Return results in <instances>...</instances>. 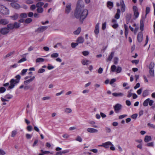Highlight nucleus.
<instances>
[{"label":"nucleus","instance_id":"nucleus-1","mask_svg":"<svg viewBox=\"0 0 155 155\" xmlns=\"http://www.w3.org/2000/svg\"><path fill=\"white\" fill-rule=\"evenodd\" d=\"M88 14V11L87 9L84 8V5L83 1L78 0L74 13V17L76 18L79 19L80 21L82 23Z\"/></svg>","mask_w":155,"mask_h":155},{"label":"nucleus","instance_id":"nucleus-2","mask_svg":"<svg viewBox=\"0 0 155 155\" xmlns=\"http://www.w3.org/2000/svg\"><path fill=\"white\" fill-rule=\"evenodd\" d=\"M98 146L103 147L105 149H108L109 147L110 146V150L113 151L115 150V148L114 145L110 141H107L103 143L101 145H99Z\"/></svg>","mask_w":155,"mask_h":155},{"label":"nucleus","instance_id":"nucleus-3","mask_svg":"<svg viewBox=\"0 0 155 155\" xmlns=\"http://www.w3.org/2000/svg\"><path fill=\"white\" fill-rule=\"evenodd\" d=\"M0 12L4 15H8L9 14L8 9L2 5H0Z\"/></svg>","mask_w":155,"mask_h":155},{"label":"nucleus","instance_id":"nucleus-4","mask_svg":"<svg viewBox=\"0 0 155 155\" xmlns=\"http://www.w3.org/2000/svg\"><path fill=\"white\" fill-rule=\"evenodd\" d=\"M19 83L18 80H15L14 79H11L10 81V85L8 87L7 90H8L13 88L15 85V84Z\"/></svg>","mask_w":155,"mask_h":155},{"label":"nucleus","instance_id":"nucleus-5","mask_svg":"<svg viewBox=\"0 0 155 155\" xmlns=\"http://www.w3.org/2000/svg\"><path fill=\"white\" fill-rule=\"evenodd\" d=\"M8 24L7 26V27L2 28L0 30V33L3 35H6L8 34L11 30V29L8 27Z\"/></svg>","mask_w":155,"mask_h":155},{"label":"nucleus","instance_id":"nucleus-6","mask_svg":"<svg viewBox=\"0 0 155 155\" xmlns=\"http://www.w3.org/2000/svg\"><path fill=\"white\" fill-rule=\"evenodd\" d=\"M20 26V24L18 23L15 22L14 24H8V27L11 29V30L13 29L14 28H17Z\"/></svg>","mask_w":155,"mask_h":155},{"label":"nucleus","instance_id":"nucleus-7","mask_svg":"<svg viewBox=\"0 0 155 155\" xmlns=\"http://www.w3.org/2000/svg\"><path fill=\"white\" fill-rule=\"evenodd\" d=\"M122 107V105L120 104H117L114 106L113 107L116 113H119Z\"/></svg>","mask_w":155,"mask_h":155},{"label":"nucleus","instance_id":"nucleus-8","mask_svg":"<svg viewBox=\"0 0 155 155\" xmlns=\"http://www.w3.org/2000/svg\"><path fill=\"white\" fill-rule=\"evenodd\" d=\"M16 0H14L11 3V6L14 8L16 9H19L20 8V6L19 4L17 3L16 2H17Z\"/></svg>","mask_w":155,"mask_h":155},{"label":"nucleus","instance_id":"nucleus-9","mask_svg":"<svg viewBox=\"0 0 155 155\" xmlns=\"http://www.w3.org/2000/svg\"><path fill=\"white\" fill-rule=\"evenodd\" d=\"M133 11H134V15L136 18H137L139 15V13L138 12V8L136 6H134L133 7Z\"/></svg>","mask_w":155,"mask_h":155},{"label":"nucleus","instance_id":"nucleus-10","mask_svg":"<svg viewBox=\"0 0 155 155\" xmlns=\"http://www.w3.org/2000/svg\"><path fill=\"white\" fill-rule=\"evenodd\" d=\"M71 3H68L65 7V13L68 14L69 13L71 10Z\"/></svg>","mask_w":155,"mask_h":155},{"label":"nucleus","instance_id":"nucleus-11","mask_svg":"<svg viewBox=\"0 0 155 155\" xmlns=\"http://www.w3.org/2000/svg\"><path fill=\"white\" fill-rule=\"evenodd\" d=\"M100 24V23H97L96 24L95 26L94 32V33L96 35H98L99 32Z\"/></svg>","mask_w":155,"mask_h":155},{"label":"nucleus","instance_id":"nucleus-12","mask_svg":"<svg viewBox=\"0 0 155 155\" xmlns=\"http://www.w3.org/2000/svg\"><path fill=\"white\" fill-rule=\"evenodd\" d=\"M143 34L142 32H139L137 35V39L138 41L139 42H141L143 40Z\"/></svg>","mask_w":155,"mask_h":155},{"label":"nucleus","instance_id":"nucleus-13","mask_svg":"<svg viewBox=\"0 0 155 155\" xmlns=\"http://www.w3.org/2000/svg\"><path fill=\"white\" fill-rule=\"evenodd\" d=\"M87 131L90 133H97L98 132V130L93 128H88L87 129Z\"/></svg>","mask_w":155,"mask_h":155},{"label":"nucleus","instance_id":"nucleus-14","mask_svg":"<svg viewBox=\"0 0 155 155\" xmlns=\"http://www.w3.org/2000/svg\"><path fill=\"white\" fill-rule=\"evenodd\" d=\"M150 94V90L146 89L144 90L143 92L142 96L143 97H145Z\"/></svg>","mask_w":155,"mask_h":155},{"label":"nucleus","instance_id":"nucleus-15","mask_svg":"<svg viewBox=\"0 0 155 155\" xmlns=\"http://www.w3.org/2000/svg\"><path fill=\"white\" fill-rule=\"evenodd\" d=\"M9 23L8 21L6 19H0V25H6Z\"/></svg>","mask_w":155,"mask_h":155},{"label":"nucleus","instance_id":"nucleus-16","mask_svg":"<svg viewBox=\"0 0 155 155\" xmlns=\"http://www.w3.org/2000/svg\"><path fill=\"white\" fill-rule=\"evenodd\" d=\"M112 95L115 97H122L124 96V94L121 92H114L112 94Z\"/></svg>","mask_w":155,"mask_h":155},{"label":"nucleus","instance_id":"nucleus-17","mask_svg":"<svg viewBox=\"0 0 155 155\" xmlns=\"http://www.w3.org/2000/svg\"><path fill=\"white\" fill-rule=\"evenodd\" d=\"M120 5L121 11L122 12H124L125 10V5L123 1H120Z\"/></svg>","mask_w":155,"mask_h":155},{"label":"nucleus","instance_id":"nucleus-18","mask_svg":"<svg viewBox=\"0 0 155 155\" xmlns=\"http://www.w3.org/2000/svg\"><path fill=\"white\" fill-rule=\"evenodd\" d=\"M35 78V77L33 76L31 78L25 81L24 82V83L25 85H27L30 83V82L32 81Z\"/></svg>","mask_w":155,"mask_h":155},{"label":"nucleus","instance_id":"nucleus-19","mask_svg":"<svg viewBox=\"0 0 155 155\" xmlns=\"http://www.w3.org/2000/svg\"><path fill=\"white\" fill-rule=\"evenodd\" d=\"M120 9H118L117 10V13L116 14L114 17L115 18L117 19L119 18L120 17Z\"/></svg>","mask_w":155,"mask_h":155},{"label":"nucleus","instance_id":"nucleus-20","mask_svg":"<svg viewBox=\"0 0 155 155\" xmlns=\"http://www.w3.org/2000/svg\"><path fill=\"white\" fill-rule=\"evenodd\" d=\"M48 27L47 26H42L39 27L37 29V31L40 32H43Z\"/></svg>","mask_w":155,"mask_h":155},{"label":"nucleus","instance_id":"nucleus-21","mask_svg":"<svg viewBox=\"0 0 155 155\" xmlns=\"http://www.w3.org/2000/svg\"><path fill=\"white\" fill-rule=\"evenodd\" d=\"M91 63V61L83 59L81 61V63L84 65H87Z\"/></svg>","mask_w":155,"mask_h":155},{"label":"nucleus","instance_id":"nucleus-22","mask_svg":"<svg viewBox=\"0 0 155 155\" xmlns=\"http://www.w3.org/2000/svg\"><path fill=\"white\" fill-rule=\"evenodd\" d=\"M114 54V52H112L110 54V55L108 57V58L107 59V61H110L112 59Z\"/></svg>","mask_w":155,"mask_h":155},{"label":"nucleus","instance_id":"nucleus-23","mask_svg":"<svg viewBox=\"0 0 155 155\" xmlns=\"http://www.w3.org/2000/svg\"><path fill=\"white\" fill-rule=\"evenodd\" d=\"M84 39L81 37H78L77 40V41L78 44L82 43L84 42Z\"/></svg>","mask_w":155,"mask_h":155},{"label":"nucleus","instance_id":"nucleus-24","mask_svg":"<svg viewBox=\"0 0 155 155\" xmlns=\"http://www.w3.org/2000/svg\"><path fill=\"white\" fill-rule=\"evenodd\" d=\"M124 27L125 29V35L126 37L127 38V35L128 34V28L127 26L125 24L124 25Z\"/></svg>","mask_w":155,"mask_h":155},{"label":"nucleus","instance_id":"nucleus-25","mask_svg":"<svg viewBox=\"0 0 155 155\" xmlns=\"http://www.w3.org/2000/svg\"><path fill=\"white\" fill-rule=\"evenodd\" d=\"M151 137L150 136H146L144 138V141L145 142H148L151 140Z\"/></svg>","mask_w":155,"mask_h":155},{"label":"nucleus","instance_id":"nucleus-26","mask_svg":"<svg viewBox=\"0 0 155 155\" xmlns=\"http://www.w3.org/2000/svg\"><path fill=\"white\" fill-rule=\"evenodd\" d=\"M150 98H148L145 100L143 103V105L144 107H146L148 106L149 103V102Z\"/></svg>","mask_w":155,"mask_h":155},{"label":"nucleus","instance_id":"nucleus-27","mask_svg":"<svg viewBox=\"0 0 155 155\" xmlns=\"http://www.w3.org/2000/svg\"><path fill=\"white\" fill-rule=\"evenodd\" d=\"M144 24L143 21L141 20L140 21V29L141 31L143 30Z\"/></svg>","mask_w":155,"mask_h":155},{"label":"nucleus","instance_id":"nucleus-28","mask_svg":"<svg viewBox=\"0 0 155 155\" xmlns=\"http://www.w3.org/2000/svg\"><path fill=\"white\" fill-rule=\"evenodd\" d=\"M64 112L66 114L71 113L72 112V110L71 109L68 108H66L64 110Z\"/></svg>","mask_w":155,"mask_h":155},{"label":"nucleus","instance_id":"nucleus-29","mask_svg":"<svg viewBox=\"0 0 155 155\" xmlns=\"http://www.w3.org/2000/svg\"><path fill=\"white\" fill-rule=\"evenodd\" d=\"M81 31L80 28H78V29L74 32V33L75 35H78L79 34Z\"/></svg>","mask_w":155,"mask_h":155},{"label":"nucleus","instance_id":"nucleus-30","mask_svg":"<svg viewBox=\"0 0 155 155\" xmlns=\"http://www.w3.org/2000/svg\"><path fill=\"white\" fill-rule=\"evenodd\" d=\"M113 3L112 2H108L107 3V6L110 9H111L113 7Z\"/></svg>","mask_w":155,"mask_h":155},{"label":"nucleus","instance_id":"nucleus-31","mask_svg":"<svg viewBox=\"0 0 155 155\" xmlns=\"http://www.w3.org/2000/svg\"><path fill=\"white\" fill-rule=\"evenodd\" d=\"M18 17V14H15L13 16H11L10 17L12 20H15L17 19Z\"/></svg>","mask_w":155,"mask_h":155},{"label":"nucleus","instance_id":"nucleus-32","mask_svg":"<svg viewBox=\"0 0 155 155\" xmlns=\"http://www.w3.org/2000/svg\"><path fill=\"white\" fill-rule=\"evenodd\" d=\"M45 61L44 58H37L36 60V63H39L41 62H43Z\"/></svg>","mask_w":155,"mask_h":155},{"label":"nucleus","instance_id":"nucleus-33","mask_svg":"<svg viewBox=\"0 0 155 155\" xmlns=\"http://www.w3.org/2000/svg\"><path fill=\"white\" fill-rule=\"evenodd\" d=\"M44 4V3L41 2H39L36 4V7L37 8L41 7Z\"/></svg>","mask_w":155,"mask_h":155},{"label":"nucleus","instance_id":"nucleus-34","mask_svg":"<svg viewBox=\"0 0 155 155\" xmlns=\"http://www.w3.org/2000/svg\"><path fill=\"white\" fill-rule=\"evenodd\" d=\"M14 53V52L13 51L9 52L8 54L4 57V58L6 59V58L9 57L10 56L12 55Z\"/></svg>","mask_w":155,"mask_h":155},{"label":"nucleus","instance_id":"nucleus-35","mask_svg":"<svg viewBox=\"0 0 155 155\" xmlns=\"http://www.w3.org/2000/svg\"><path fill=\"white\" fill-rule=\"evenodd\" d=\"M44 9L42 7H39L37 9V11L38 13H42L43 12Z\"/></svg>","mask_w":155,"mask_h":155},{"label":"nucleus","instance_id":"nucleus-36","mask_svg":"<svg viewBox=\"0 0 155 155\" xmlns=\"http://www.w3.org/2000/svg\"><path fill=\"white\" fill-rule=\"evenodd\" d=\"M17 131L16 130H14L12 131L11 134V137H14L17 134Z\"/></svg>","mask_w":155,"mask_h":155},{"label":"nucleus","instance_id":"nucleus-37","mask_svg":"<svg viewBox=\"0 0 155 155\" xmlns=\"http://www.w3.org/2000/svg\"><path fill=\"white\" fill-rule=\"evenodd\" d=\"M116 67L115 65H112L111 66L110 68V69L111 71L112 72H114L115 71V70L116 69Z\"/></svg>","mask_w":155,"mask_h":155},{"label":"nucleus","instance_id":"nucleus-38","mask_svg":"<svg viewBox=\"0 0 155 155\" xmlns=\"http://www.w3.org/2000/svg\"><path fill=\"white\" fill-rule=\"evenodd\" d=\"M6 90V88L3 87H0V93H3Z\"/></svg>","mask_w":155,"mask_h":155},{"label":"nucleus","instance_id":"nucleus-39","mask_svg":"<svg viewBox=\"0 0 155 155\" xmlns=\"http://www.w3.org/2000/svg\"><path fill=\"white\" fill-rule=\"evenodd\" d=\"M5 98H6L8 100L12 99L13 97V96L12 95L10 94H7L5 95Z\"/></svg>","mask_w":155,"mask_h":155},{"label":"nucleus","instance_id":"nucleus-40","mask_svg":"<svg viewBox=\"0 0 155 155\" xmlns=\"http://www.w3.org/2000/svg\"><path fill=\"white\" fill-rule=\"evenodd\" d=\"M122 70V68L120 66H118L116 68V71L117 73H120Z\"/></svg>","mask_w":155,"mask_h":155},{"label":"nucleus","instance_id":"nucleus-41","mask_svg":"<svg viewBox=\"0 0 155 155\" xmlns=\"http://www.w3.org/2000/svg\"><path fill=\"white\" fill-rule=\"evenodd\" d=\"M59 56V54L57 53H54L52 54L51 55V57L52 58H57Z\"/></svg>","mask_w":155,"mask_h":155},{"label":"nucleus","instance_id":"nucleus-42","mask_svg":"<svg viewBox=\"0 0 155 155\" xmlns=\"http://www.w3.org/2000/svg\"><path fill=\"white\" fill-rule=\"evenodd\" d=\"M28 71L27 69H23L21 71V75L22 76L24 75L27 72V71Z\"/></svg>","mask_w":155,"mask_h":155},{"label":"nucleus","instance_id":"nucleus-43","mask_svg":"<svg viewBox=\"0 0 155 155\" xmlns=\"http://www.w3.org/2000/svg\"><path fill=\"white\" fill-rule=\"evenodd\" d=\"M150 8L149 7H147L146 9V16L150 12Z\"/></svg>","mask_w":155,"mask_h":155},{"label":"nucleus","instance_id":"nucleus-44","mask_svg":"<svg viewBox=\"0 0 155 155\" xmlns=\"http://www.w3.org/2000/svg\"><path fill=\"white\" fill-rule=\"evenodd\" d=\"M147 125L152 128L155 129V125L153 124L149 123Z\"/></svg>","mask_w":155,"mask_h":155},{"label":"nucleus","instance_id":"nucleus-45","mask_svg":"<svg viewBox=\"0 0 155 155\" xmlns=\"http://www.w3.org/2000/svg\"><path fill=\"white\" fill-rule=\"evenodd\" d=\"M20 17L22 18H26L27 16V15L25 13H23L20 14Z\"/></svg>","mask_w":155,"mask_h":155},{"label":"nucleus","instance_id":"nucleus-46","mask_svg":"<svg viewBox=\"0 0 155 155\" xmlns=\"http://www.w3.org/2000/svg\"><path fill=\"white\" fill-rule=\"evenodd\" d=\"M150 75L153 76L154 75V70L153 68H151L150 66Z\"/></svg>","mask_w":155,"mask_h":155},{"label":"nucleus","instance_id":"nucleus-47","mask_svg":"<svg viewBox=\"0 0 155 155\" xmlns=\"http://www.w3.org/2000/svg\"><path fill=\"white\" fill-rule=\"evenodd\" d=\"M32 21V19L31 18H28L25 20V22L27 23H30Z\"/></svg>","mask_w":155,"mask_h":155},{"label":"nucleus","instance_id":"nucleus-48","mask_svg":"<svg viewBox=\"0 0 155 155\" xmlns=\"http://www.w3.org/2000/svg\"><path fill=\"white\" fill-rule=\"evenodd\" d=\"M107 23L106 22H105L103 23L102 24V29L103 30H105L106 27Z\"/></svg>","mask_w":155,"mask_h":155},{"label":"nucleus","instance_id":"nucleus-49","mask_svg":"<svg viewBox=\"0 0 155 155\" xmlns=\"http://www.w3.org/2000/svg\"><path fill=\"white\" fill-rule=\"evenodd\" d=\"M75 140L76 141H78L79 142H81L82 141V139L81 137L79 136H78L76 138Z\"/></svg>","mask_w":155,"mask_h":155},{"label":"nucleus","instance_id":"nucleus-50","mask_svg":"<svg viewBox=\"0 0 155 155\" xmlns=\"http://www.w3.org/2000/svg\"><path fill=\"white\" fill-rule=\"evenodd\" d=\"M26 61V59L25 58H23L20 60L18 61V63H21L25 61Z\"/></svg>","mask_w":155,"mask_h":155},{"label":"nucleus","instance_id":"nucleus-51","mask_svg":"<svg viewBox=\"0 0 155 155\" xmlns=\"http://www.w3.org/2000/svg\"><path fill=\"white\" fill-rule=\"evenodd\" d=\"M118 58L117 57H115L114 58V64H116L118 63Z\"/></svg>","mask_w":155,"mask_h":155},{"label":"nucleus","instance_id":"nucleus-52","mask_svg":"<svg viewBox=\"0 0 155 155\" xmlns=\"http://www.w3.org/2000/svg\"><path fill=\"white\" fill-rule=\"evenodd\" d=\"M78 45V43H72L71 44V46L72 48H75L76 46Z\"/></svg>","mask_w":155,"mask_h":155},{"label":"nucleus","instance_id":"nucleus-53","mask_svg":"<svg viewBox=\"0 0 155 155\" xmlns=\"http://www.w3.org/2000/svg\"><path fill=\"white\" fill-rule=\"evenodd\" d=\"M127 114H123L122 115H120L119 116L118 118L119 119H122L125 117H127Z\"/></svg>","mask_w":155,"mask_h":155},{"label":"nucleus","instance_id":"nucleus-54","mask_svg":"<svg viewBox=\"0 0 155 155\" xmlns=\"http://www.w3.org/2000/svg\"><path fill=\"white\" fill-rule=\"evenodd\" d=\"M26 2L27 4H29L33 3L34 2L32 0H26Z\"/></svg>","mask_w":155,"mask_h":155},{"label":"nucleus","instance_id":"nucleus-55","mask_svg":"<svg viewBox=\"0 0 155 155\" xmlns=\"http://www.w3.org/2000/svg\"><path fill=\"white\" fill-rule=\"evenodd\" d=\"M84 56L88 55L89 54V52L87 51H84L82 52Z\"/></svg>","mask_w":155,"mask_h":155},{"label":"nucleus","instance_id":"nucleus-56","mask_svg":"<svg viewBox=\"0 0 155 155\" xmlns=\"http://www.w3.org/2000/svg\"><path fill=\"white\" fill-rule=\"evenodd\" d=\"M112 27L114 29H116L118 27V25L117 23H115L112 25Z\"/></svg>","mask_w":155,"mask_h":155},{"label":"nucleus","instance_id":"nucleus-57","mask_svg":"<svg viewBox=\"0 0 155 155\" xmlns=\"http://www.w3.org/2000/svg\"><path fill=\"white\" fill-rule=\"evenodd\" d=\"M6 154L5 152L3 150L0 148V155H4Z\"/></svg>","mask_w":155,"mask_h":155},{"label":"nucleus","instance_id":"nucleus-58","mask_svg":"<svg viewBox=\"0 0 155 155\" xmlns=\"http://www.w3.org/2000/svg\"><path fill=\"white\" fill-rule=\"evenodd\" d=\"M27 129L29 131H31L32 129V127L31 126H28L27 127Z\"/></svg>","mask_w":155,"mask_h":155},{"label":"nucleus","instance_id":"nucleus-59","mask_svg":"<svg viewBox=\"0 0 155 155\" xmlns=\"http://www.w3.org/2000/svg\"><path fill=\"white\" fill-rule=\"evenodd\" d=\"M45 71V70L43 68H40L39 69L38 72L39 73H42Z\"/></svg>","mask_w":155,"mask_h":155},{"label":"nucleus","instance_id":"nucleus-60","mask_svg":"<svg viewBox=\"0 0 155 155\" xmlns=\"http://www.w3.org/2000/svg\"><path fill=\"white\" fill-rule=\"evenodd\" d=\"M51 97L49 96L44 97L42 98V99L43 101L48 100L50 99Z\"/></svg>","mask_w":155,"mask_h":155},{"label":"nucleus","instance_id":"nucleus-61","mask_svg":"<svg viewBox=\"0 0 155 155\" xmlns=\"http://www.w3.org/2000/svg\"><path fill=\"white\" fill-rule=\"evenodd\" d=\"M137 114H135L132 115L131 117L133 119H136L137 118Z\"/></svg>","mask_w":155,"mask_h":155},{"label":"nucleus","instance_id":"nucleus-62","mask_svg":"<svg viewBox=\"0 0 155 155\" xmlns=\"http://www.w3.org/2000/svg\"><path fill=\"white\" fill-rule=\"evenodd\" d=\"M54 67L51 65L48 64L47 68L48 70H51L54 68Z\"/></svg>","mask_w":155,"mask_h":155},{"label":"nucleus","instance_id":"nucleus-63","mask_svg":"<svg viewBox=\"0 0 155 155\" xmlns=\"http://www.w3.org/2000/svg\"><path fill=\"white\" fill-rule=\"evenodd\" d=\"M139 62V61L137 60H133L131 61L132 63L135 64H137Z\"/></svg>","mask_w":155,"mask_h":155},{"label":"nucleus","instance_id":"nucleus-64","mask_svg":"<svg viewBox=\"0 0 155 155\" xmlns=\"http://www.w3.org/2000/svg\"><path fill=\"white\" fill-rule=\"evenodd\" d=\"M147 146L148 147H153V142H152L148 143L147 144Z\"/></svg>","mask_w":155,"mask_h":155}]
</instances>
